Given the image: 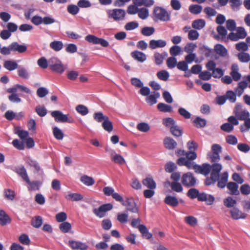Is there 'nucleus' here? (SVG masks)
<instances>
[{
	"label": "nucleus",
	"instance_id": "obj_1",
	"mask_svg": "<svg viewBox=\"0 0 250 250\" xmlns=\"http://www.w3.org/2000/svg\"><path fill=\"white\" fill-rule=\"evenodd\" d=\"M48 66L51 70L59 74H62L66 69L62 62L54 57L48 60Z\"/></svg>",
	"mask_w": 250,
	"mask_h": 250
},
{
	"label": "nucleus",
	"instance_id": "obj_2",
	"mask_svg": "<svg viewBox=\"0 0 250 250\" xmlns=\"http://www.w3.org/2000/svg\"><path fill=\"white\" fill-rule=\"evenodd\" d=\"M222 151V147L218 144H213L211 146V151L208 153V159L211 162H218L220 160L219 154Z\"/></svg>",
	"mask_w": 250,
	"mask_h": 250
},
{
	"label": "nucleus",
	"instance_id": "obj_3",
	"mask_svg": "<svg viewBox=\"0 0 250 250\" xmlns=\"http://www.w3.org/2000/svg\"><path fill=\"white\" fill-rule=\"evenodd\" d=\"M153 13L155 18L161 21H167L170 20V14L165 9L161 7H155Z\"/></svg>",
	"mask_w": 250,
	"mask_h": 250
},
{
	"label": "nucleus",
	"instance_id": "obj_4",
	"mask_svg": "<svg viewBox=\"0 0 250 250\" xmlns=\"http://www.w3.org/2000/svg\"><path fill=\"white\" fill-rule=\"evenodd\" d=\"M108 17L115 21H122L125 16V10L122 9H109L106 11Z\"/></svg>",
	"mask_w": 250,
	"mask_h": 250
},
{
	"label": "nucleus",
	"instance_id": "obj_5",
	"mask_svg": "<svg viewBox=\"0 0 250 250\" xmlns=\"http://www.w3.org/2000/svg\"><path fill=\"white\" fill-rule=\"evenodd\" d=\"M196 179L191 172H187L183 174L181 177V181L183 185L187 187H194L196 184Z\"/></svg>",
	"mask_w": 250,
	"mask_h": 250
},
{
	"label": "nucleus",
	"instance_id": "obj_6",
	"mask_svg": "<svg viewBox=\"0 0 250 250\" xmlns=\"http://www.w3.org/2000/svg\"><path fill=\"white\" fill-rule=\"evenodd\" d=\"M51 116L55 118L57 122H68L71 123L73 122V120L68 117V115L63 114L62 112L59 110L53 111L51 113Z\"/></svg>",
	"mask_w": 250,
	"mask_h": 250
},
{
	"label": "nucleus",
	"instance_id": "obj_7",
	"mask_svg": "<svg viewBox=\"0 0 250 250\" xmlns=\"http://www.w3.org/2000/svg\"><path fill=\"white\" fill-rule=\"evenodd\" d=\"M112 208L113 205L109 203L103 205L98 208H94L93 212L97 216L102 218L105 216L106 211L111 210Z\"/></svg>",
	"mask_w": 250,
	"mask_h": 250
},
{
	"label": "nucleus",
	"instance_id": "obj_8",
	"mask_svg": "<svg viewBox=\"0 0 250 250\" xmlns=\"http://www.w3.org/2000/svg\"><path fill=\"white\" fill-rule=\"evenodd\" d=\"M122 205L126 207V210L127 211L134 213L138 212L139 208L132 198H126L125 200L123 203Z\"/></svg>",
	"mask_w": 250,
	"mask_h": 250
},
{
	"label": "nucleus",
	"instance_id": "obj_9",
	"mask_svg": "<svg viewBox=\"0 0 250 250\" xmlns=\"http://www.w3.org/2000/svg\"><path fill=\"white\" fill-rule=\"evenodd\" d=\"M85 40L90 43L95 44H101L103 47H107L109 45L108 42L102 38H99L94 35H88L85 37Z\"/></svg>",
	"mask_w": 250,
	"mask_h": 250
},
{
	"label": "nucleus",
	"instance_id": "obj_10",
	"mask_svg": "<svg viewBox=\"0 0 250 250\" xmlns=\"http://www.w3.org/2000/svg\"><path fill=\"white\" fill-rule=\"evenodd\" d=\"M241 106L240 104H236L234 112L238 119L244 121L249 117L250 113L247 110H241Z\"/></svg>",
	"mask_w": 250,
	"mask_h": 250
},
{
	"label": "nucleus",
	"instance_id": "obj_11",
	"mask_svg": "<svg viewBox=\"0 0 250 250\" xmlns=\"http://www.w3.org/2000/svg\"><path fill=\"white\" fill-rule=\"evenodd\" d=\"M210 165L205 163L201 166L198 165H194L193 169L195 172L197 173H200L204 175H207L210 172Z\"/></svg>",
	"mask_w": 250,
	"mask_h": 250
},
{
	"label": "nucleus",
	"instance_id": "obj_12",
	"mask_svg": "<svg viewBox=\"0 0 250 250\" xmlns=\"http://www.w3.org/2000/svg\"><path fill=\"white\" fill-rule=\"evenodd\" d=\"M68 244L73 250H87L88 248L86 243L75 240H69Z\"/></svg>",
	"mask_w": 250,
	"mask_h": 250
},
{
	"label": "nucleus",
	"instance_id": "obj_13",
	"mask_svg": "<svg viewBox=\"0 0 250 250\" xmlns=\"http://www.w3.org/2000/svg\"><path fill=\"white\" fill-rule=\"evenodd\" d=\"M229 174L228 172H224L221 174L219 175L218 179L217 181V187L220 188H223L227 186V183L228 181Z\"/></svg>",
	"mask_w": 250,
	"mask_h": 250
},
{
	"label": "nucleus",
	"instance_id": "obj_14",
	"mask_svg": "<svg viewBox=\"0 0 250 250\" xmlns=\"http://www.w3.org/2000/svg\"><path fill=\"white\" fill-rule=\"evenodd\" d=\"M167 45V42L163 40H151L149 42V47L151 49H155L157 48H163Z\"/></svg>",
	"mask_w": 250,
	"mask_h": 250
},
{
	"label": "nucleus",
	"instance_id": "obj_15",
	"mask_svg": "<svg viewBox=\"0 0 250 250\" xmlns=\"http://www.w3.org/2000/svg\"><path fill=\"white\" fill-rule=\"evenodd\" d=\"M230 75L234 81H238L241 78V74L239 72V67L236 63H233L231 66Z\"/></svg>",
	"mask_w": 250,
	"mask_h": 250
},
{
	"label": "nucleus",
	"instance_id": "obj_16",
	"mask_svg": "<svg viewBox=\"0 0 250 250\" xmlns=\"http://www.w3.org/2000/svg\"><path fill=\"white\" fill-rule=\"evenodd\" d=\"M213 164L210 165V172L211 174L219 177V173L223 168L221 164L218 162H212Z\"/></svg>",
	"mask_w": 250,
	"mask_h": 250
},
{
	"label": "nucleus",
	"instance_id": "obj_17",
	"mask_svg": "<svg viewBox=\"0 0 250 250\" xmlns=\"http://www.w3.org/2000/svg\"><path fill=\"white\" fill-rule=\"evenodd\" d=\"M231 217L235 220L244 219L246 217L247 214L242 212L238 208H233L230 210Z\"/></svg>",
	"mask_w": 250,
	"mask_h": 250
},
{
	"label": "nucleus",
	"instance_id": "obj_18",
	"mask_svg": "<svg viewBox=\"0 0 250 250\" xmlns=\"http://www.w3.org/2000/svg\"><path fill=\"white\" fill-rule=\"evenodd\" d=\"M15 172L20 175L25 182H29V178L26 169L23 166H20L16 168Z\"/></svg>",
	"mask_w": 250,
	"mask_h": 250
},
{
	"label": "nucleus",
	"instance_id": "obj_19",
	"mask_svg": "<svg viewBox=\"0 0 250 250\" xmlns=\"http://www.w3.org/2000/svg\"><path fill=\"white\" fill-rule=\"evenodd\" d=\"M110 155L111 160L114 163L119 165H123L125 163L124 158L120 154L116 153L113 150L111 151Z\"/></svg>",
	"mask_w": 250,
	"mask_h": 250
},
{
	"label": "nucleus",
	"instance_id": "obj_20",
	"mask_svg": "<svg viewBox=\"0 0 250 250\" xmlns=\"http://www.w3.org/2000/svg\"><path fill=\"white\" fill-rule=\"evenodd\" d=\"M131 56L134 59L141 62H143L146 60V55L137 50L131 52Z\"/></svg>",
	"mask_w": 250,
	"mask_h": 250
},
{
	"label": "nucleus",
	"instance_id": "obj_21",
	"mask_svg": "<svg viewBox=\"0 0 250 250\" xmlns=\"http://www.w3.org/2000/svg\"><path fill=\"white\" fill-rule=\"evenodd\" d=\"M164 144L166 148L170 150L174 149L177 145L176 142L169 137H167L164 139Z\"/></svg>",
	"mask_w": 250,
	"mask_h": 250
},
{
	"label": "nucleus",
	"instance_id": "obj_22",
	"mask_svg": "<svg viewBox=\"0 0 250 250\" xmlns=\"http://www.w3.org/2000/svg\"><path fill=\"white\" fill-rule=\"evenodd\" d=\"M11 48L12 51H17L20 53H22L27 50V47L25 45L20 44L17 42H13L11 43Z\"/></svg>",
	"mask_w": 250,
	"mask_h": 250
},
{
	"label": "nucleus",
	"instance_id": "obj_23",
	"mask_svg": "<svg viewBox=\"0 0 250 250\" xmlns=\"http://www.w3.org/2000/svg\"><path fill=\"white\" fill-rule=\"evenodd\" d=\"M3 67L9 71H13L18 68V64L15 61L7 60L4 62Z\"/></svg>",
	"mask_w": 250,
	"mask_h": 250
},
{
	"label": "nucleus",
	"instance_id": "obj_24",
	"mask_svg": "<svg viewBox=\"0 0 250 250\" xmlns=\"http://www.w3.org/2000/svg\"><path fill=\"white\" fill-rule=\"evenodd\" d=\"M227 187L230 191V194L235 195L239 194L238 185L236 183L232 182H229L227 184Z\"/></svg>",
	"mask_w": 250,
	"mask_h": 250
},
{
	"label": "nucleus",
	"instance_id": "obj_25",
	"mask_svg": "<svg viewBox=\"0 0 250 250\" xmlns=\"http://www.w3.org/2000/svg\"><path fill=\"white\" fill-rule=\"evenodd\" d=\"M214 50L216 53L223 57L228 56V53L227 49L222 45L218 44L214 47Z\"/></svg>",
	"mask_w": 250,
	"mask_h": 250
},
{
	"label": "nucleus",
	"instance_id": "obj_26",
	"mask_svg": "<svg viewBox=\"0 0 250 250\" xmlns=\"http://www.w3.org/2000/svg\"><path fill=\"white\" fill-rule=\"evenodd\" d=\"M143 184L149 189H155L156 187V183L151 177H146L143 180Z\"/></svg>",
	"mask_w": 250,
	"mask_h": 250
},
{
	"label": "nucleus",
	"instance_id": "obj_27",
	"mask_svg": "<svg viewBox=\"0 0 250 250\" xmlns=\"http://www.w3.org/2000/svg\"><path fill=\"white\" fill-rule=\"evenodd\" d=\"M167 56V53L166 52H163L162 53H160L159 52H155L154 54V58L155 62L157 65L161 64L164 58L165 57Z\"/></svg>",
	"mask_w": 250,
	"mask_h": 250
},
{
	"label": "nucleus",
	"instance_id": "obj_28",
	"mask_svg": "<svg viewBox=\"0 0 250 250\" xmlns=\"http://www.w3.org/2000/svg\"><path fill=\"white\" fill-rule=\"evenodd\" d=\"M206 25V21L203 19H198L192 21V27L197 30L203 29Z\"/></svg>",
	"mask_w": 250,
	"mask_h": 250
},
{
	"label": "nucleus",
	"instance_id": "obj_29",
	"mask_svg": "<svg viewBox=\"0 0 250 250\" xmlns=\"http://www.w3.org/2000/svg\"><path fill=\"white\" fill-rule=\"evenodd\" d=\"M139 231L142 233L143 236L146 239H150L152 237V235L149 232L147 229L144 225H139L138 227Z\"/></svg>",
	"mask_w": 250,
	"mask_h": 250
},
{
	"label": "nucleus",
	"instance_id": "obj_30",
	"mask_svg": "<svg viewBox=\"0 0 250 250\" xmlns=\"http://www.w3.org/2000/svg\"><path fill=\"white\" fill-rule=\"evenodd\" d=\"M165 202L168 205L172 207H176L179 203L178 199L174 196L168 195L165 199Z\"/></svg>",
	"mask_w": 250,
	"mask_h": 250
},
{
	"label": "nucleus",
	"instance_id": "obj_31",
	"mask_svg": "<svg viewBox=\"0 0 250 250\" xmlns=\"http://www.w3.org/2000/svg\"><path fill=\"white\" fill-rule=\"evenodd\" d=\"M65 198L72 201H79L83 199V196L79 193H70L65 196Z\"/></svg>",
	"mask_w": 250,
	"mask_h": 250
},
{
	"label": "nucleus",
	"instance_id": "obj_32",
	"mask_svg": "<svg viewBox=\"0 0 250 250\" xmlns=\"http://www.w3.org/2000/svg\"><path fill=\"white\" fill-rule=\"evenodd\" d=\"M17 72L19 76L22 79H28L29 78V73L24 67L20 66L18 67Z\"/></svg>",
	"mask_w": 250,
	"mask_h": 250
},
{
	"label": "nucleus",
	"instance_id": "obj_33",
	"mask_svg": "<svg viewBox=\"0 0 250 250\" xmlns=\"http://www.w3.org/2000/svg\"><path fill=\"white\" fill-rule=\"evenodd\" d=\"M15 132L20 139L22 140L26 139L29 135V132L27 131L22 130L19 127H17L15 128Z\"/></svg>",
	"mask_w": 250,
	"mask_h": 250
},
{
	"label": "nucleus",
	"instance_id": "obj_34",
	"mask_svg": "<svg viewBox=\"0 0 250 250\" xmlns=\"http://www.w3.org/2000/svg\"><path fill=\"white\" fill-rule=\"evenodd\" d=\"M108 118L102 112H97L93 114V119L98 123H103Z\"/></svg>",
	"mask_w": 250,
	"mask_h": 250
},
{
	"label": "nucleus",
	"instance_id": "obj_35",
	"mask_svg": "<svg viewBox=\"0 0 250 250\" xmlns=\"http://www.w3.org/2000/svg\"><path fill=\"white\" fill-rule=\"evenodd\" d=\"M137 13L139 18L142 20H145L149 16V10L145 7L139 8Z\"/></svg>",
	"mask_w": 250,
	"mask_h": 250
},
{
	"label": "nucleus",
	"instance_id": "obj_36",
	"mask_svg": "<svg viewBox=\"0 0 250 250\" xmlns=\"http://www.w3.org/2000/svg\"><path fill=\"white\" fill-rule=\"evenodd\" d=\"M50 47L55 51H59L63 47V43L61 41H55L50 42Z\"/></svg>",
	"mask_w": 250,
	"mask_h": 250
},
{
	"label": "nucleus",
	"instance_id": "obj_37",
	"mask_svg": "<svg viewBox=\"0 0 250 250\" xmlns=\"http://www.w3.org/2000/svg\"><path fill=\"white\" fill-rule=\"evenodd\" d=\"M10 222L9 216L3 210H0V224L1 225H5Z\"/></svg>",
	"mask_w": 250,
	"mask_h": 250
},
{
	"label": "nucleus",
	"instance_id": "obj_38",
	"mask_svg": "<svg viewBox=\"0 0 250 250\" xmlns=\"http://www.w3.org/2000/svg\"><path fill=\"white\" fill-rule=\"evenodd\" d=\"M159 96V93L154 92V94H151L146 98V101L150 105H152L157 103V98Z\"/></svg>",
	"mask_w": 250,
	"mask_h": 250
},
{
	"label": "nucleus",
	"instance_id": "obj_39",
	"mask_svg": "<svg viewBox=\"0 0 250 250\" xmlns=\"http://www.w3.org/2000/svg\"><path fill=\"white\" fill-rule=\"evenodd\" d=\"M223 203L226 207L230 208L234 207L236 205L237 202L231 197L229 196L224 199Z\"/></svg>",
	"mask_w": 250,
	"mask_h": 250
},
{
	"label": "nucleus",
	"instance_id": "obj_40",
	"mask_svg": "<svg viewBox=\"0 0 250 250\" xmlns=\"http://www.w3.org/2000/svg\"><path fill=\"white\" fill-rule=\"evenodd\" d=\"M102 127L106 131L110 132L113 130V125L112 122L109 120V118L106 119L102 124Z\"/></svg>",
	"mask_w": 250,
	"mask_h": 250
},
{
	"label": "nucleus",
	"instance_id": "obj_41",
	"mask_svg": "<svg viewBox=\"0 0 250 250\" xmlns=\"http://www.w3.org/2000/svg\"><path fill=\"white\" fill-rule=\"evenodd\" d=\"M237 57L242 62H248L250 61V55L246 52H241L238 54Z\"/></svg>",
	"mask_w": 250,
	"mask_h": 250
},
{
	"label": "nucleus",
	"instance_id": "obj_42",
	"mask_svg": "<svg viewBox=\"0 0 250 250\" xmlns=\"http://www.w3.org/2000/svg\"><path fill=\"white\" fill-rule=\"evenodd\" d=\"M157 108L161 112H170L172 111V107L164 103H159L157 104Z\"/></svg>",
	"mask_w": 250,
	"mask_h": 250
},
{
	"label": "nucleus",
	"instance_id": "obj_43",
	"mask_svg": "<svg viewBox=\"0 0 250 250\" xmlns=\"http://www.w3.org/2000/svg\"><path fill=\"white\" fill-rule=\"evenodd\" d=\"M188 10L190 13L193 14H199L202 10V6L197 4H192L189 6Z\"/></svg>",
	"mask_w": 250,
	"mask_h": 250
},
{
	"label": "nucleus",
	"instance_id": "obj_44",
	"mask_svg": "<svg viewBox=\"0 0 250 250\" xmlns=\"http://www.w3.org/2000/svg\"><path fill=\"white\" fill-rule=\"evenodd\" d=\"M141 33L145 36H150L155 32V29L153 27H144L141 29Z\"/></svg>",
	"mask_w": 250,
	"mask_h": 250
},
{
	"label": "nucleus",
	"instance_id": "obj_45",
	"mask_svg": "<svg viewBox=\"0 0 250 250\" xmlns=\"http://www.w3.org/2000/svg\"><path fill=\"white\" fill-rule=\"evenodd\" d=\"M42 224V217L37 216L33 218L31 221V225L35 228H40Z\"/></svg>",
	"mask_w": 250,
	"mask_h": 250
},
{
	"label": "nucleus",
	"instance_id": "obj_46",
	"mask_svg": "<svg viewBox=\"0 0 250 250\" xmlns=\"http://www.w3.org/2000/svg\"><path fill=\"white\" fill-rule=\"evenodd\" d=\"M81 181L84 185L88 186H92L94 184V179L92 177H89L87 175L82 176L81 178Z\"/></svg>",
	"mask_w": 250,
	"mask_h": 250
},
{
	"label": "nucleus",
	"instance_id": "obj_47",
	"mask_svg": "<svg viewBox=\"0 0 250 250\" xmlns=\"http://www.w3.org/2000/svg\"><path fill=\"white\" fill-rule=\"evenodd\" d=\"M157 76L160 80L166 81L168 80L169 74L167 71L163 70L157 72Z\"/></svg>",
	"mask_w": 250,
	"mask_h": 250
},
{
	"label": "nucleus",
	"instance_id": "obj_48",
	"mask_svg": "<svg viewBox=\"0 0 250 250\" xmlns=\"http://www.w3.org/2000/svg\"><path fill=\"white\" fill-rule=\"evenodd\" d=\"M53 133L55 138L58 140H61L63 138L62 131L57 126L53 128Z\"/></svg>",
	"mask_w": 250,
	"mask_h": 250
},
{
	"label": "nucleus",
	"instance_id": "obj_49",
	"mask_svg": "<svg viewBox=\"0 0 250 250\" xmlns=\"http://www.w3.org/2000/svg\"><path fill=\"white\" fill-rule=\"evenodd\" d=\"M162 122L165 126L170 128V129L176 125L175 121L172 118L170 117L163 119Z\"/></svg>",
	"mask_w": 250,
	"mask_h": 250
},
{
	"label": "nucleus",
	"instance_id": "obj_50",
	"mask_svg": "<svg viewBox=\"0 0 250 250\" xmlns=\"http://www.w3.org/2000/svg\"><path fill=\"white\" fill-rule=\"evenodd\" d=\"M166 63L169 68H173L177 66V59L174 57H170L167 59Z\"/></svg>",
	"mask_w": 250,
	"mask_h": 250
},
{
	"label": "nucleus",
	"instance_id": "obj_51",
	"mask_svg": "<svg viewBox=\"0 0 250 250\" xmlns=\"http://www.w3.org/2000/svg\"><path fill=\"white\" fill-rule=\"evenodd\" d=\"M193 123L198 128L203 127L206 125V120L199 117L194 120Z\"/></svg>",
	"mask_w": 250,
	"mask_h": 250
},
{
	"label": "nucleus",
	"instance_id": "obj_52",
	"mask_svg": "<svg viewBox=\"0 0 250 250\" xmlns=\"http://www.w3.org/2000/svg\"><path fill=\"white\" fill-rule=\"evenodd\" d=\"M171 188L172 190L176 192H181L183 190L182 185L180 183L177 182H171Z\"/></svg>",
	"mask_w": 250,
	"mask_h": 250
},
{
	"label": "nucleus",
	"instance_id": "obj_53",
	"mask_svg": "<svg viewBox=\"0 0 250 250\" xmlns=\"http://www.w3.org/2000/svg\"><path fill=\"white\" fill-rule=\"evenodd\" d=\"M76 111L83 116L88 114L89 111L87 107L83 104H79L76 107Z\"/></svg>",
	"mask_w": 250,
	"mask_h": 250
},
{
	"label": "nucleus",
	"instance_id": "obj_54",
	"mask_svg": "<svg viewBox=\"0 0 250 250\" xmlns=\"http://www.w3.org/2000/svg\"><path fill=\"white\" fill-rule=\"evenodd\" d=\"M199 191L196 188H190L189 189L187 192V196L189 197L190 199H195L198 198L199 195Z\"/></svg>",
	"mask_w": 250,
	"mask_h": 250
},
{
	"label": "nucleus",
	"instance_id": "obj_55",
	"mask_svg": "<svg viewBox=\"0 0 250 250\" xmlns=\"http://www.w3.org/2000/svg\"><path fill=\"white\" fill-rule=\"evenodd\" d=\"M181 52V48L178 45H174L171 47L169 49V53L172 57H174L178 55Z\"/></svg>",
	"mask_w": 250,
	"mask_h": 250
},
{
	"label": "nucleus",
	"instance_id": "obj_56",
	"mask_svg": "<svg viewBox=\"0 0 250 250\" xmlns=\"http://www.w3.org/2000/svg\"><path fill=\"white\" fill-rule=\"evenodd\" d=\"M170 130L172 134L176 137H180L182 135V130L176 125L171 127Z\"/></svg>",
	"mask_w": 250,
	"mask_h": 250
},
{
	"label": "nucleus",
	"instance_id": "obj_57",
	"mask_svg": "<svg viewBox=\"0 0 250 250\" xmlns=\"http://www.w3.org/2000/svg\"><path fill=\"white\" fill-rule=\"evenodd\" d=\"M218 177L210 174L209 177H207L206 179L205 184L206 186H209L211 185H214L217 181Z\"/></svg>",
	"mask_w": 250,
	"mask_h": 250
},
{
	"label": "nucleus",
	"instance_id": "obj_58",
	"mask_svg": "<svg viewBox=\"0 0 250 250\" xmlns=\"http://www.w3.org/2000/svg\"><path fill=\"white\" fill-rule=\"evenodd\" d=\"M3 193L5 197L7 199L9 200H14L15 196V194L13 190H12L10 189H6L4 190Z\"/></svg>",
	"mask_w": 250,
	"mask_h": 250
},
{
	"label": "nucleus",
	"instance_id": "obj_59",
	"mask_svg": "<svg viewBox=\"0 0 250 250\" xmlns=\"http://www.w3.org/2000/svg\"><path fill=\"white\" fill-rule=\"evenodd\" d=\"M35 111L37 114L41 117H44L47 114V110L43 106H37L35 108Z\"/></svg>",
	"mask_w": 250,
	"mask_h": 250
},
{
	"label": "nucleus",
	"instance_id": "obj_60",
	"mask_svg": "<svg viewBox=\"0 0 250 250\" xmlns=\"http://www.w3.org/2000/svg\"><path fill=\"white\" fill-rule=\"evenodd\" d=\"M139 26V24L136 21L127 22L125 26V29L127 31L134 30Z\"/></svg>",
	"mask_w": 250,
	"mask_h": 250
},
{
	"label": "nucleus",
	"instance_id": "obj_61",
	"mask_svg": "<svg viewBox=\"0 0 250 250\" xmlns=\"http://www.w3.org/2000/svg\"><path fill=\"white\" fill-rule=\"evenodd\" d=\"M59 228L61 230L64 232L66 233L71 229V224L68 222H63L60 225Z\"/></svg>",
	"mask_w": 250,
	"mask_h": 250
},
{
	"label": "nucleus",
	"instance_id": "obj_62",
	"mask_svg": "<svg viewBox=\"0 0 250 250\" xmlns=\"http://www.w3.org/2000/svg\"><path fill=\"white\" fill-rule=\"evenodd\" d=\"M137 127L139 131L143 132H146L150 129L149 125L146 123H141L138 124Z\"/></svg>",
	"mask_w": 250,
	"mask_h": 250
},
{
	"label": "nucleus",
	"instance_id": "obj_63",
	"mask_svg": "<svg viewBox=\"0 0 250 250\" xmlns=\"http://www.w3.org/2000/svg\"><path fill=\"white\" fill-rule=\"evenodd\" d=\"M226 27L227 29L230 31H233L236 29V22L233 20L229 19L226 21Z\"/></svg>",
	"mask_w": 250,
	"mask_h": 250
},
{
	"label": "nucleus",
	"instance_id": "obj_64",
	"mask_svg": "<svg viewBox=\"0 0 250 250\" xmlns=\"http://www.w3.org/2000/svg\"><path fill=\"white\" fill-rule=\"evenodd\" d=\"M224 74V71L220 68H216L212 72V75L215 78H220Z\"/></svg>",
	"mask_w": 250,
	"mask_h": 250
}]
</instances>
